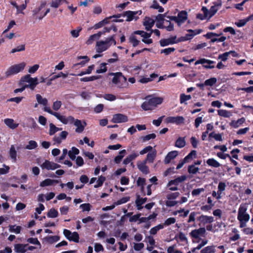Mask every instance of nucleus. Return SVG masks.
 Returning <instances> with one entry per match:
<instances>
[{
    "mask_svg": "<svg viewBox=\"0 0 253 253\" xmlns=\"http://www.w3.org/2000/svg\"><path fill=\"white\" fill-rule=\"evenodd\" d=\"M113 43L114 45L116 44L114 36L106 38L104 41H98L96 42L95 47L96 52L101 53L107 50Z\"/></svg>",
    "mask_w": 253,
    "mask_h": 253,
    "instance_id": "1",
    "label": "nucleus"
},
{
    "mask_svg": "<svg viewBox=\"0 0 253 253\" xmlns=\"http://www.w3.org/2000/svg\"><path fill=\"white\" fill-rule=\"evenodd\" d=\"M163 100V99L161 97L147 96L145 101L141 105V108L145 111L153 110L158 105L161 104Z\"/></svg>",
    "mask_w": 253,
    "mask_h": 253,
    "instance_id": "2",
    "label": "nucleus"
},
{
    "mask_svg": "<svg viewBox=\"0 0 253 253\" xmlns=\"http://www.w3.org/2000/svg\"><path fill=\"white\" fill-rule=\"evenodd\" d=\"M26 65V63L23 62L10 66L5 72L4 76L0 77V81L6 78H10L12 76L22 71L24 69Z\"/></svg>",
    "mask_w": 253,
    "mask_h": 253,
    "instance_id": "3",
    "label": "nucleus"
},
{
    "mask_svg": "<svg viewBox=\"0 0 253 253\" xmlns=\"http://www.w3.org/2000/svg\"><path fill=\"white\" fill-rule=\"evenodd\" d=\"M114 77L112 79V83L120 88H123L127 86L126 78L124 77L121 72L113 73Z\"/></svg>",
    "mask_w": 253,
    "mask_h": 253,
    "instance_id": "4",
    "label": "nucleus"
},
{
    "mask_svg": "<svg viewBox=\"0 0 253 253\" xmlns=\"http://www.w3.org/2000/svg\"><path fill=\"white\" fill-rule=\"evenodd\" d=\"M24 82L28 83V84L24 85L26 88H29L31 90H34L39 84L38 78H32L29 74H27L21 78V84H22Z\"/></svg>",
    "mask_w": 253,
    "mask_h": 253,
    "instance_id": "5",
    "label": "nucleus"
},
{
    "mask_svg": "<svg viewBox=\"0 0 253 253\" xmlns=\"http://www.w3.org/2000/svg\"><path fill=\"white\" fill-rule=\"evenodd\" d=\"M222 2L221 0L214 2V5L211 6L210 9L206 7H203L202 10L204 13L205 18H210L213 16L221 6Z\"/></svg>",
    "mask_w": 253,
    "mask_h": 253,
    "instance_id": "6",
    "label": "nucleus"
},
{
    "mask_svg": "<svg viewBox=\"0 0 253 253\" xmlns=\"http://www.w3.org/2000/svg\"><path fill=\"white\" fill-rule=\"evenodd\" d=\"M188 14L185 10H182L178 13L177 16H169L170 20L175 21L179 26L184 23L187 19Z\"/></svg>",
    "mask_w": 253,
    "mask_h": 253,
    "instance_id": "7",
    "label": "nucleus"
},
{
    "mask_svg": "<svg viewBox=\"0 0 253 253\" xmlns=\"http://www.w3.org/2000/svg\"><path fill=\"white\" fill-rule=\"evenodd\" d=\"M247 207L246 204H241L238 209V220H244L249 221L250 220V215L247 213Z\"/></svg>",
    "mask_w": 253,
    "mask_h": 253,
    "instance_id": "8",
    "label": "nucleus"
},
{
    "mask_svg": "<svg viewBox=\"0 0 253 253\" xmlns=\"http://www.w3.org/2000/svg\"><path fill=\"white\" fill-rule=\"evenodd\" d=\"M46 4V1H42L39 6L35 8L32 11V16L36 19L41 20L43 18L42 12V9L44 7Z\"/></svg>",
    "mask_w": 253,
    "mask_h": 253,
    "instance_id": "9",
    "label": "nucleus"
},
{
    "mask_svg": "<svg viewBox=\"0 0 253 253\" xmlns=\"http://www.w3.org/2000/svg\"><path fill=\"white\" fill-rule=\"evenodd\" d=\"M40 166L42 169H46L47 170H53L60 168L61 167L60 165L47 160H45L43 163L40 165Z\"/></svg>",
    "mask_w": 253,
    "mask_h": 253,
    "instance_id": "10",
    "label": "nucleus"
},
{
    "mask_svg": "<svg viewBox=\"0 0 253 253\" xmlns=\"http://www.w3.org/2000/svg\"><path fill=\"white\" fill-rule=\"evenodd\" d=\"M142 13L141 10H138L135 11H126L124 12L123 16L126 18V21L129 22L133 20H136L139 17L136 15H141Z\"/></svg>",
    "mask_w": 253,
    "mask_h": 253,
    "instance_id": "11",
    "label": "nucleus"
},
{
    "mask_svg": "<svg viewBox=\"0 0 253 253\" xmlns=\"http://www.w3.org/2000/svg\"><path fill=\"white\" fill-rule=\"evenodd\" d=\"M63 234L68 240L77 243L79 242V235L77 232H74L72 233L69 230L64 229L63 230Z\"/></svg>",
    "mask_w": 253,
    "mask_h": 253,
    "instance_id": "12",
    "label": "nucleus"
},
{
    "mask_svg": "<svg viewBox=\"0 0 253 253\" xmlns=\"http://www.w3.org/2000/svg\"><path fill=\"white\" fill-rule=\"evenodd\" d=\"M215 63V62L205 58H202L196 61L195 64H202L203 67L207 69H213L214 68V65L212 64Z\"/></svg>",
    "mask_w": 253,
    "mask_h": 253,
    "instance_id": "13",
    "label": "nucleus"
},
{
    "mask_svg": "<svg viewBox=\"0 0 253 253\" xmlns=\"http://www.w3.org/2000/svg\"><path fill=\"white\" fill-rule=\"evenodd\" d=\"M74 126L76 127L75 129V131L77 133H82L84 130V127L86 126V123L85 122L78 120L75 119L74 122Z\"/></svg>",
    "mask_w": 253,
    "mask_h": 253,
    "instance_id": "14",
    "label": "nucleus"
},
{
    "mask_svg": "<svg viewBox=\"0 0 253 253\" xmlns=\"http://www.w3.org/2000/svg\"><path fill=\"white\" fill-rule=\"evenodd\" d=\"M184 118L182 116L169 117L166 119L168 123L175 124L180 125L184 122Z\"/></svg>",
    "mask_w": 253,
    "mask_h": 253,
    "instance_id": "15",
    "label": "nucleus"
},
{
    "mask_svg": "<svg viewBox=\"0 0 253 253\" xmlns=\"http://www.w3.org/2000/svg\"><path fill=\"white\" fill-rule=\"evenodd\" d=\"M176 43V36H173L168 39H163L160 41V44L163 47Z\"/></svg>",
    "mask_w": 253,
    "mask_h": 253,
    "instance_id": "16",
    "label": "nucleus"
},
{
    "mask_svg": "<svg viewBox=\"0 0 253 253\" xmlns=\"http://www.w3.org/2000/svg\"><path fill=\"white\" fill-rule=\"evenodd\" d=\"M127 117L122 114H115L112 118V121L115 123H125L127 122Z\"/></svg>",
    "mask_w": 253,
    "mask_h": 253,
    "instance_id": "17",
    "label": "nucleus"
},
{
    "mask_svg": "<svg viewBox=\"0 0 253 253\" xmlns=\"http://www.w3.org/2000/svg\"><path fill=\"white\" fill-rule=\"evenodd\" d=\"M206 232V229L204 227L192 230L190 235L192 238L198 239L200 236H204Z\"/></svg>",
    "mask_w": 253,
    "mask_h": 253,
    "instance_id": "18",
    "label": "nucleus"
},
{
    "mask_svg": "<svg viewBox=\"0 0 253 253\" xmlns=\"http://www.w3.org/2000/svg\"><path fill=\"white\" fill-rule=\"evenodd\" d=\"M20 148H21L20 146L16 147L14 145H12L10 146V150L9 151V155L10 157V159L14 162H16V161H17L16 150H18L19 149H20Z\"/></svg>",
    "mask_w": 253,
    "mask_h": 253,
    "instance_id": "19",
    "label": "nucleus"
},
{
    "mask_svg": "<svg viewBox=\"0 0 253 253\" xmlns=\"http://www.w3.org/2000/svg\"><path fill=\"white\" fill-rule=\"evenodd\" d=\"M45 110L46 111V112L54 116L58 120H59L61 123H62L63 124L65 125L66 120V116H64V115H61L57 112H53V111H52V110L51 109H48V108H46L45 109Z\"/></svg>",
    "mask_w": 253,
    "mask_h": 253,
    "instance_id": "20",
    "label": "nucleus"
},
{
    "mask_svg": "<svg viewBox=\"0 0 253 253\" xmlns=\"http://www.w3.org/2000/svg\"><path fill=\"white\" fill-rule=\"evenodd\" d=\"M68 134V132H67L66 131H63L60 133V134L58 136H54V137L53 138V140L55 143L59 144L62 142L63 140L66 139Z\"/></svg>",
    "mask_w": 253,
    "mask_h": 253,
    "instance_id": "21",
    "label": "nucleus"
},
{
    "mask_svg": "<svg viewBox=\"0 0 253 253\" xmlns=\"http://www.w3.org/2000/svg\"><path fill=\"white\" fill-rule=\"evenodd\" d=\"M146 162L144 160L143 161H138L137 163L138 169L143 173L148 174L149 172V168L146 166Z\"/></svg>",
    "mask_w": 253,
    "mask_h": 253,
    "instance_id": "22",
    "label": "nucleus"
},
{
    "mask_svg": "<svg viewBox=\"0 0 253 253\" xmlns=\"http://www.w3.org/2000/svg\"><path fill=\"white\" fill-rule=\"evenodd\" d=\"M36 99H37V101L38 104L42 105L44 106L43 110L45 112H46V111L45 110V109L46 108H48V109H50V108L49 107L47 106V104H48V100L46 98H43L39 94H36Z\"/></svg>",
    "mask_w": 253,
    "mask_h": 253,
    "instance_id": "23",
    "label": "nucleus"
},
{
    "mask_svg": "<svg viewBox=\"0 0 253 253\" xmlns=\"http://www.w3.org/2000/svg\"><path fill=\"white\" fill-rule=\"evenodd\" d=\"M102 35H103V33L99 32L96 34L91 35L86 41L85 43L87 45L92 44L95 41L98 40Z\"/></svg>",
    "mask_w": 253,
    "mask_h": 253,
    "instance_id": "24",
    "label": "nucleus"
},
{
    "mask_svg": "<svg viewBox=\"0 0 253 253\" xmlns=\"http://www.w3.org/2000/svg\"><path fill=\"white\" fill-rule=\"evenodd\" d=\"M155 20L148 17H146L143 21V25L145 27L147 31L151 30V28L154 26Z\"/></svg>",
    "mask_w": 253,
    "mask_h": 253,
    "instance_id": "25",
    "label": "nucleus"
},
{
    "mask_svg": "<svg viewBox=\"0 0 253 253\" xmlns=\"http://www.w3.org/2000/svg\"><path fill=\"white\" fill-rule=\"evenodd\" d=\"M199 220L201 223L203 224H206L207 223H211L214 221L213 217L211 216H208L206 215H201L199 218Z\"/></svg>",
    "mask_w": 253,
    "mask_h": 253,
    "instance_id": "26",
    "label": "nucleus"
},
{
    "mask_svg": "<svg viewBox=\"0 0 253 253\" xmlns=\"http://www.w3.org/2000/svg\"><path fill=\"white\" fill-rule=\"evenodd\" d=\"M188 34L185 35L186 41L191 40L195 36L200 34L202 32V30H188Z\"/></svg>",
    "mask_w": 253,
    "mask_h": 253,
    "instance_id": "27",
    "label": "nucleus"
},
{
    "mask_svg": "<svg viewBox=\"0 0 253 253\" xmlns=\"http://www.w3.org/2000/svg\"><path fill=\"white\" fill-rule=\"evenodd\" d=\"M4 124L10 129H14L18 127V124L15 123L12 119H5L3 120Z\"/></svg>",
    "mask_w": 253,
    "mask_h": 253,
    "instance_id": "28",
    "label": "nucleus"
},
{
    "mask_svg": "<svg viewBox=\"0 0 253 253\" xmlns=\"http://www.w3.org/2000/svg\"><path fill=\"white\" fill-rule=\"evenodd\" d=\"M178 155V152L177 151H172L169 152L165 159V163L169 164L171 160L174 159Z\"/></svg>",
    "mask_w": 253,
    "mask_h": 253,
    "instance_id": "29",
    "label": "nucleus"
},
{
    "mask_svg": "<svg viewBox=\"0 0 253 253\" xmlns=\"http://www.w3.org/2000/svg\"><path fill=\"white\" fill-rule=\"evenodd\" d=\"M157 155V151L156 150H152V151L148 153L147 155L145 161L146 162L153 163Z\"/></svg>",
    "mask_w": 253,
    "mask_h": 253,
    "instance_id": "30",
    "label": "nucleus"
},
{
    "mask_svg": "<svg viewBox=\"0 0 253 253\" xmlns=\"http://www.w3.org/2000/svg\"><path fill=\"white\" fill-rule=\"evenodd\" d=\"M59 182L58 180L51 179L47 178L40 183V186L45 187L53 185L54 183H57Z\"/></svg>",
    "mask_w": 253,
    "mask_h": 253,
    "instance_id": "31",
    "label": "nucleus"
},
{
    "mask_svg": "<svg viewBox=\"0 0 253 253\" xmlns=\"http://www.w3.org/2000/svg\"><path fill=\"white\" fill-rule=\"evenodd\" d=\"M26 245L21 244H16L14 246V251L18 253H24L26 252Z\"/></svg>",
    "mask_w": 253,
    "mask_h": 253,
    "instance_id": "32",
    "label": "nucleus"
},
{
    "mask_svg": "<svg viewBox=\"0 0 253 253\" xmlns=\"http://www.w3.org/2000/svg\"><path fill=\"white\" fill-rule=\"evenodd\" d=\"M245 122V119L243 117L238 119L237 121H232L230 123V125L234 128H237L244 123Z\"/></svg>",
    "mask_w": 253,
    "mask_h": 253,
    "instance_id": "33",
    "label": "nucleus"
},
{
    "mask_svg": "<svg viewBox=\"0 0 253 253\" xmlns=\"http://www.w3.org/2000/svg\"><path fill=\"white\" fill-rule=\"evenodd\" d=\"M79 152L80 151L78 149L75 147H73L71 148V150L68 152V156L71 160H74L76 159V156L78 155Z\"/></svg>",
    "mask_w": 253,
    "mask_h": 253,
    "instance_id": "34",
    "label": "nucleus"
},
{
    "mask_svg": "<svg viewBox=\"0 0 253 253\" xmlns=\"http://www.w3.org/2000/svg\"><path fill=\"white\" fill-rule=\"evenodd\" d=\"M207 164L211 167L213 168H218L220 166V164L215 159L213 158L209 159L207 160Z\"/></svg>",
    "mask_w": 253,
    "mask_h": 253,
    "instance_id": "35",
    "label": "nucleus"
},
{
    "mask_svg": "<svg viewBox=\"0 0 253 253\" xmlns=\"http://www.w3.org/2000/svg\"><path fill=\"white\" fill-rule=\"evenodd\" d=\"M67 3L66 0H52L50 6L52 7L57 8L64 3Z\"/></svg>",
    "mask_w": 253,
    "mask_h": 253,
    "instance_id": "36",
    "label": "nucleus"
},
{
    "mask_svg": "<svg viewBox=\"0 0 253 253\" xmlns=\"http://www.w3.org/2000/svg\"><path fill=\"white\" fill-rule=\"evenodd\" d=\"M22 227L20 226L16 225H10L9 226V231L10 232H13L15 234H19L21 231Z\"/></svg>",
    "mask_w": 253,
    "mask_h": 253,
    "instance_id": "37",
    "label": "nucleus"
},
{
    "mask_svg": "<svg viewBox=\"0 0 253 253\" xmlns=\"http://www.w3.org/2000/svg\"><path fill=\"white\" fill-rule=\"evenodd\" d=\"M215 246H209L203 248L201 251V253H215Z\"/></svg>",
    "mask_w": 253,
    "mask_h": 253,
    "instance_id": "38",
    "label": "nucleus"
},
{
    "mask_svg": "<svg viewBox=\"0 0 253 253\" xmlns=\"http://www.w3.org/2000/svg\"><path fill=\"white\" fill-rule=\"evenodd\" d=\"M62 128H59L56 127L54 124L52 123H50L49 124V134L50 135H52L55 134L56 132L61 130Z\"/></svg>",
    "mask_w": 253,
    "mask_h": 253,
    "instance_id": "39",
    "label": "nucleus"
},
{
    "mask_svg": "<svg viewBox=\"0 0 253 253\" xmlns=\"http://www.w3.org/2000/svg\"><path fill=\"white\" fill-rule=\"evenodd\" d=\"M218 115L224 118H229L232 116L231 113L226 110L220 109L217 111Z\"/></svg>",
    "mask_w": 253,
    "mask_h": 253,
    "instance_id": "40",
    "label": "nucleus"
},
{
    "mask_svg": "<svg viewBox=\"0 0 253 253\" xmlns=\"http://www.w3.org/2000/svg\"><path fill=\"white\" fill-rule=\"evenodd\" d=\"M185 145V141L184 138L179 137L175 142V146L178 148H183Z\"/></svg>",
    "mask_w": 253,
    "mask_h": 253,
    "instance_id": "41",
    "label": "nucleus"
},
{
    "mask_svg": "<svg viewBox=\"0 0 253 253\" xmlns=\"http://www.w3.org/2000/svg\"><path fill=\"white\" fill-rule=\"evenodd\" d=\"M91 205L89 203H84L80 206V208L82 210V212H89L91 209Z\"/></svg>",
    "mask_w": 253,
    "mask_h": 253,
    "instance_id": "42",
    "label": "nucleus"
},
{
    "mask_svg": "<svg viewBox=\"0 0 253 253\" xmlns=\"http://www.w3.org/2000/svg\"><path fill=\"white\" fill-rule=\"evenodd\" d=\"M38 147V143L34 140H30L28 144L26 146L25 149L28 150H32Z\"/></svg>",
    "mask_w": 253,
    "mask_h": 253,
    "instance_id": "43",
    "label": "nucleus"
},
{
    "mask_svg": "<svg viewBox=\"0 0 253 253\" xmlns=\"http://www.w3.org/2000/svg\"><path fill=\"white\" fill-rule=\"evenodd\" d=\"M226 187V184L225 182H219L217 187L218 192L222 196L223 192L225 191Z\"/></svg>",
    "mask_w": 253,
    "mask_h": 253,
    "instance_id": "44",
    "label": "nucleus"
},
{
    "mask_svg": "<svg viewBox=\"0 0 253 253\" xmlns=\"http://www.w3.org/2000/svg\"><path fill=\"white\" fill-rule=\"evenodd\" d=\"M82 28L78 27L76 29L71 31L70 33L72 37L74 38H78L80 35V33L82 31Z\"/></svg>",
    "mask_w": 253,
    "mask_h": 253,
    "instance_id": "45",
    "label": "nucleus"
},
{
    "mask_svg": "<svg viewBox=\"0 0 253 253\" xmlns=\"http://www.w3.org/2000/svg\"><path fill=\"white\" fill-rule=\"evenodd\" d=\"M130 42L132 44L133 47H135L139 44L140 41L138 40L134 35H131L129 39Z\"/></svg>",
    "mask_w": 253,
    "mask_h": 253,
    "instance_id": "46",
    "label": "nucleus"
},
{
    "mask_svg": "<svg viewBox=\"0 0 253 253\" xmlns=\"http://www.w3.org/2000/svg\"><path fill=\"white\" fill-rule=\"evenodd\" d=\"M47 215L50 218H55L58 216V212L57 211L54 209H51L48 212Z\"/></svg>",
    "mask_w": 253,
    "mask_h": 253,
    "instance_id": "47",
    "label": "nucleus"
},
{
    "mask_svg": "<svg viewBox=\"0 0 253 253\" xmlns=\"http://www.w3.org/2000/svg\"><path fill=\"white\" fill-rule=\"evenodd\" d=\"M164 228L163 224H159L157 226L151 228L150 230V233L152 235H155L157 232Z\"/></svg>",
    "mask_w": 253,
    "mask_h": 253,
    "instance_id": "48",
    "label": "nucleus"
},
{
    "mask_svg": "<svg viewBox=\"0 0 253 253\" xmlns=\"http://www.w3.org/2000/svg\"><path fill=\"white\" fill-rule=\"evenodd\" d=\"M232 51H230L228 52H226L223 54H219L218 57V59H220L222 61H225L228 59V57L231 53H232Z\"/></svg>",
    "mask_w": 253,
    "mask_h": 253,
    "instance_id": "49",
    "label": "nucleus"
},
{
    "mask_svg": "<svg viewBox=\"0 0 253 253\" xmlns=\"http://www.w3.org/2000/svg\"><path fill=\"white\" fill-rule=\"evenodd\" d=\"M217 82V79L215 78H211L205 81V84L207 86H211L214 85Z\"/></svg>",
    "mask_w": 253,
    "mask_h": 253,
    "instance_id": "50",
    "label": "nucleus"
},
{
    "mask_svg": "<svg viewBox=\"0 0 253 253\" xmlns=\"http://www.w3.org/2000/svg\"><path fill=\"white\" fill-rule=\"evenodd\" d=\"M205 190V189L204 188L195 189L192 190L191 192V195L193 197H196L199 196L202 192H204Z\"/></svg>",
    "mask_w": 253,
    "mask_h": 253,
    "instance_id": "51",
    "label": "nucleus"
},
{
    "mask_svg": "<svg viewBox=\"0 0 253 253\" xmlns=\"http://www.w3.org/2000/svg\"><path fill=\"white\" fill-rule=\"evenodd\" d=\"M151 7L154 9H158L159 12H163L164 10V8L162 6H160L158 2L156 0L153 1Z\"/></svg>",
    "mask_w": 253,
    "mask_h": 253,
    "instance_id": "52",
    "label": "nucleus"
},
{
    "mask_svg": "<svg viewBox=\"0 0 253 253\" xmlns=\"http://www.w3.org/2000/svg\"><path fill=\"white\" fill-rule=\"evenodd\" d=\"M107 63H103L100 65L99 69H98L96 72L98 74L103 73L106 72L107 68L106 67Z\"/></svg>",
    "mask_w": 253,
    "mask_h": 253,
    "instance_id": "53",
    "label": "nucleus"
},
{
    "mask_svg": "<svg viewBox=\"0 0 253 253\" xmlns=\"http://www.w3.org/2000/svg\"><path fill=\"white\" fill-rule=\"evenodd\" d=\"M105 180L106 178L104 176H99L97 181V184L94 186V188H98L99 187L103 185L104 182L105 181Z\"/></svg>",
    "mask_w": 253,
    "mask_h": 253,
    "instance_id": "54",
    "label": "nucleus"
},
{
    "mask_svg": "<svg viewBox=\"0 0 253 253\" xmlns=\"http://www.w3.org/2000/svg\"><path fill=\"white\" fill-rule=\"evenodd\" d=\"M156 135L155 133H151L145 136H142L141 139L143 142H146L150 139H153L155 138Z\"/></svg>",
    "mask_w": 253,
    "mask_h": 253,
    "instance_id": "55",
    "label": "nucleus"
},
{
    "mask_svg": "<svg viewBox=\"0 0 253 253\" xmlns=\"http://www.w3.org/2000/svg\"><path fill=\"white\" fill-rule=\"evenodd\" d=\"M99 78V76H93L89 77H84L80 79V81L82 82H90L94 80H97Z\"/></svg>",
    "mask_w": 253,
    "mask_h": 253,
    "instance_id": "56",
    "label": "nucleus"
},
{
    "mask_svg": "<svg viewBox=\"0 0 253 253\" xmlns=\"http://www.w3.org/2000/svg\"><path fill=\"white\" fill-rule=\"evenodd\" d=\"M191 98L190 95H185L181 94L180 96V102L181 104L184 103L185 101L190 100Z\"/></svg>",
    "mask_w": 253,
    "mask_h": 253,
    "instance_id": "57",
    "label": "nucleus"
},
{
    "mask_svg": "<svg viewBox=\"0 0 253 253\" xmlns=\"http://www.w3.org/2000/svg\"><path fill=\"white\" fill-rule=\"evenodd\" d=\"M174 50L175 48L174 47H168L161 50V53H164L166 55H168L174 51Z\"/></svg>",
    "mask_w": 253,
    "mask_h": 253,
    "instance_id": "58",
    "label": "nucleus"
},
{
    "mask_svg": "<svg viewBox=\"0 0 253 253\" xmlns=\"http://www.w3.org/2000/svg\"><path fill=\"white\" fill-rule=\"evenodd\" d=\"M145 184V179L141 177H139L137 180V185L141 187V190H143L144 186Z\"/></svg>",
    "mask_w": 253,
    "mask_h": 253,
    "instance_id": "59",
    "label": "nucleus"
},
{
    "mask_svg": "<svg viewBox=\"0 0 253 253\" xmlns=\"http://www.w3.org/2000/svg\"><path fill=\"white\" fill-rule=\"evenodd\" d=\"M199 168L195 165H190L188 167V171L189 173L196 174L199 170Z\"/></svg>",
    "mask_w": 253,
    "mask_h": 253,
    "instance_id": "60",
    "label": "nucleus"
},
{
    "mask_svg": "<svg viewBox=\"0 0 253 253\" xmlns=\"http://www.w3.org/2000/svg\"><path fill=\"white\" fill-rule=\"evenodd\" d=\"M130 200L129 197H123L122 199H120L119 200L117 201L116 202H115V205L118 206L121 204H123L125 203H126L128 201H129Z\"/></svg>",
    "mask_w": 253,
    "mask_h": 253,
    "instance_id": "61",
    "label": "nucleus"
},
{
    "mask_svg": "<svg viewBox=\"0 0 253 253\" xmlns=\"http://www.w3.org/2000/svg\"><path fill=\"white\" fill-rule=\"evenodd\" d=\"M176 222V219L174 217H169L167 219L164 223V226H169L172 224H174Z\"/></svg>",
    "mask_w": 253,
    "mask_h": 253,
    "instance_id": "62",
    "label": "nucleus"
},
{
    "mask_svg": "<svg viewBox=\"0 0 253 253\" xmlns=\"http://www.w3.org/2000/svg\"><path fill=\"white\" fill-rule=\"evenodd\" d=\"M61 105V102L56 100L53 103L52 108L54 110L57 111L60 108Z\"/></svg>",
    "mask_w": 253,
    "mask_h": 253,
    "instance_id": "63",
    "label": "nucleus"
},
{
    "mask_svg": "<svg viewBox=\"0 0 253 253\" xmlns=\"http://www.w3.org/2000/svg\"><path fill=\"white\" fill-rule=\"evenodd\" d=\"M103 97L108 101H113L116 99V97L112 94H105L103 95Z\"/></svg>",
    "mask_w": 253,
    "mask_h": 253,
    "instance_id": "64",
    "label": "nucleus"
}]
</instances>
